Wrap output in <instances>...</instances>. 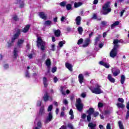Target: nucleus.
<instances>
[{
	"label": "nucleus",
	"instance_id": "f03ea898",
	"mask_svg": "<svg viewBox=\"0 0 129 129\" xmlns=\"http://www.w3.org/2000/svg\"><path fill=\"white\" fill-rule=\"evenodd\" d=\"M89 89L92 91V93H95V94L103 93V91L101 90V86L98 85V84H96L94 87H90Z\"/></svg>",
	"mask_w": 129,
	"mask_h": 129
},
{
	"label": "nucleus",
	"instance_id": "423d86ee",
	"mask_svg": "<svg viewBox=\"0 0 129 129\" xmlns=\"http://www.w3.org/2000/svg\"><path fill=\"white\" fill-rule=\"evenodd\" d=\"M20 34H21V30L20 29H18L17 32L13 36V38H12L11 41L10 42H8L9 47H11V46H12V44L15 42V40L19 38Z\"/></svg>",
	"mask_w": 129,
	"mask_h": 129
},
{
	"label": "nucleus",
	"instance_id": "f704fd0d",
	"mask_svg": "<svg viewBox=\"0 0 129 129\" xmlns=\"http://www.w3.org/2000/svg\"><path fill=\"white\" fill-rule=\"evenodd\" d=\"M51 24H52V22L50 20L46 21L44 23V25H46V26H49Z\"/></svg>",
	"mask_w": 129,
	"mask_h": 129
},
{
	"label": "nucleus",
	"instance_id": "0e129e2a",
	"mask_svg": "<svg viewBox=\"0 0 129 129\" xmlns=\"http://www.w3.org/2000/svg\"><path fill=\"white\" fill-rule=\"evenodd\" d=\"M97 3H98V0H94L93 4L94 5H97Z\"/></svg>",
	"mask_w": 129,
	"mask_h": 129
},
{
	"label": "nucleus",
	"instance_id": "cd10ccee",
	"mask_svg": "<svg viewBox=\"0 0 129 129\" xmlns=\"http://www.w3.org/2000/svg\"><path fill=\"white\" fill-rule=\"evenodd\" d=\"M44 113H45V109H44V107H42L40 108L39 111V115H42V114H44Z\"/></svg>",
	"mask_w": 129,
	"mask_h": 129
},
{
	"label": "nucleus",
	"instance_id": "69168bd1",
	"mask_svg": "<svg viewBox=\"0 0 129 129\" xmlns=\"http://www.w3.org/2000/svg\"><path fill=\"white\" fill-rule=\"evenodd\" d=\"M86 117V115L85 114H83L82 115V118H85Z\"/></svg>",
	"mask_w": 129,
	"mask_h": 129
},
{
	"label": "nucleus",
	"instance_id": "bf43d9fd",
	"mask_svg": "<svg viewBox=\"0 0 129 129\" xmlns=\"http://www.w3.org/2000/svg\"><path fill=\"white\" fill-rule=\"evenodd\" d=\"M110 123H108L106 126V129H110Z\"/></svg>",
	"mask_w": 129,
	"mask_h": 129
},
{
	"label": "nucleus",
	"instance_id": "6e6d98bb",
	"mask_svg": "<svg viewBox=\"0 0 129 129\" xmlns=\"http://www.w3.org/2000/svg\"><path fill=\"white\" fill-rule=\"evenodd\" d=\"M63 103H64V104L66 105V104H68V101H67V100L66 99H64Z\"/></svg>",
	"mask_w": 129,
	"mask_h": 129
},
{
	"label": "nucleus",
	"instance_id": "1a4fd4ad",
	"mask_svg": "<svg viewBox=\"0 0 129 129\" xmlns=\"http://www.w3.org/2000/svg\"><path fill=\"white\" fill-rule=\"evenodd\" d=\"M38 15L41 19H42L43 20H47L48 15L45 14V12H39Z\"/></svg>",
	"mask_w": 129,
	"mask_h": 129
},
{
	"label": "nucleus",
	"instance_id": "5fc2aeb1",
	"mask_svg": "<svg viewBox=\"0 0 129 129\" xmlns=\"http://www.w3.org/2000/svg\"><path fill=\"white\" fill-rule=\"evenodd\" d=\"M64 20H66V18H65V17H64V16H62L61 17V18L60 19L61 22H64Z\"/></svg>",
	"mask_w": 129,
	"mask_h": 129
},
{
	"label": "nucleus",
	"instance_id": "e433bc0d",
	"mask_svg": "<svg viewBox=\"0 0 129 129\" xmlns=\"http://www.w3.org/2000/svg\"><path fill=\"white\" fill-rule=\"evenodd\" d=\"M83 43V39L81 38L78 41V45H81Z\"/></svg>",
	"mask_w": 129,
	"mask_h": 129
},
{
	"label": "nucleus",
	"instance_id": "4c0bfd02",
	"mask_svg": "<svg viewBox=\"0 0 129 129\" xmlns=\"http://www.w3.org/2000/svg\"><path fill=\"white\" fill-rule=\"evenodd\" d=\"M53 109V105H50L48 106L47 110L48 111H51Z\"/></svg>",
	"mask_w": 129,
	"mask_h": 129
},
{
	"label": "nucleus",
	"instance_id": "6ab92c4d",
	"mask_svg": "<svg viewBox=\"0 0 129 129\" xmlns=\"http://www.w3.org/2000/svg\"><path fill=\"white\" fill-rule=\"evenodd\" d=\"M88 126L91 129H95V127L96 126V124L93 123V122H90L88 124Z\"/></svg>",
	"mask_w": 129,
	"mask_h": 129
},
{
	"label": "nucleus",
	"instance_id": "052dcab7",
	"mask_svg": "<svg viewBox=\"0 0 129 129\" xmlns=\"http://www.w3.org/2000/svg\"><path fill=\"white\" fill-rule=\"evenodd\" d=\"M129 117V110L127 111V113L126 115V119H127Z\"/></svg>",
	"mask_w": 129,
	"mask_h": 129
},
{
	"label": "nucleus",
	"instance_id": "3c124183",
	"mask_svg": "<svg viewBox=\"0 0 129 129\" xmlns=\"http://www.w3.org/2000/svg\"><path fill=\"white\" fill-rule=\"evenodd\" d=\"M68 126L71 129H74L73 128V125H72L71 123L68 124Z\"/></svg>",
	"mask_w": 129,
	"mask_h": 129
},
{
	"label": "nucleus",
	"instance_id": "7c9ffc66",
	"mask_svg": "<svg viewBox=\"0 0 129 129\" xmlns=\"http://www.w3.org/2000/svg\"><path fill=\"white\" fill-rule=\"evenodd\" d=\"M45 64L47 67H50L51 65V60L50 59H47L45 62Z\"/></svg>",
	"mask_w": 129,
	"mask_h": 129
},
{
	"label": "nucleus",
	"instance_id": "473e14b6",
	"mask_svg": "<svg viewBox=\"0 0 129 129\" xmlns=\"http://www.w3.org/2000/svg\"><path fill=\"white\" fill-rule=\"evenodd\" d=\"M66 8L68 11H70V10L72 9V5H71V4H68L66 6Z\"/></svg>",
	"mask_w": 129,
	"mask_h": 129
},
{
	"label": "nucleus",
	"instance_id": "a18cd8bd",
	"mask_svg": "<svg viewBox=\"0 0 129 129\" xmlns=\"http://www.w3.org/2000/svg\"><path fill=\"white\" fill-rule=\"evenodd\" d=\"M98 42H99V37H96L95 40V44L97 45V44H98Z\"/></svg>",
	"mask_w": 129,
	"mask_h": 129
},
{
	"label": "nucleus",
	"instance_id": "49530a36",
	"mask_svg": "<svg viewBox=\"0 0 129 129\" xmlns=\"http://www.w3.org/2000/svg\"><path fill=\"white\" fill-rule=\"evenodd\" d=\"M25 76L27 78H30V74H29V72H26V73H25Z\"/></svg>",
	"mask_w": 129,
	"mask_h": 129
},
{
	"label": "nucleus",
	"instance_id": "4be33fe9",
	"mask_svg": "<svg viewBox=\"0 0 129 129\" xmlns=\"http://www.w3.org/2000/svg\"><path fill=\"white\" fill-rule=\"evenodd\" d=\"M118 25H119V22H118V21H115L114 23H113V24L111 25V29L112 30H113V28H114L115 27H116V26H118Z\"/></svg>",
	"mask_w": 129,
	"mask_h": 129
},
{
	"label": "nucleus",
	"instance_id": "a19ab883",
	"mask_svg": "<svg viewBox=\"0 0 129 129\" xmlns=\"http://www.w3.org/2000/svg\"><path fill=\"white\" fill-rule=\"evenodd\" d=\"M37 126H38L37 127H38L39 129H40L41 127H42V123L40 121H38L37 122Z\"/></svg>",
	"mask_w": 129,
	"mask_h": 129
},
{
	"label": "nucleus",
	"instance_id": "09e8293b",
	"mask_svg": "<svg viewBox=\"0 0 129 129\" xmlns=\"http://www.w3.org/2000/svg\"><path fill=\"white\" fill-rule=\"evenodd\" d=\"M41 103H42V101H38L37 103V106H41Z\"/></svg>",
	"mask_w": 129,
	"mask_h": 129
},
{
	"label": "nucleus",
	"instance_id": "a211bd4d",
	"mask_svg": "<svg viewBox=\"0 0 129 129\" xmlns=\"http://www.w3.org/2000/svg\"><path fill=\"white\" fill-rule=\"evenodd\" d=\"M54 33L56 37H60V35H61V31L59 29L54 30Z\"/></svg>",
	"mask_w": 129,
	"mask_h": 129
},
{
	"label": "nucleus",
	"instance_id": "393cba45",
	"mask_svg": "<svg viewBox=\"0 0 129 129\" xmlns=\"http://www.w3.org/2000/svg\"><path fill=\"white\" fill-rule=\"evenodd\" d=\"M125 81V77L124 75H122L121 76L120 82L121 84H123L124 83V81Z\"/></svg>",
	"mask_w": 129,
	"mask_h": 129
},
{
	"label": "nucleus",
	"instance_id": "72a5a7b5",
	"mask_svg": "<svg viewBox=\"0 0 129 129\" xmlns=\"http://www.w3.org/2000/svg\"><path fill=\"white\" fill-rule=\"evenodd\" d=\"M65 89H66L65 87H61V92L62 94H63V95H66V94L65 93Z\"/></svg>",
	"mask_w": 129,
	"mask_h": 129
},
{
	"label": "nucleus",
	"instance_id": "39448f33",
	"mask_svg": "<svg viewBox=\"0 0 129 129\" xmlns=\"http://www.w3.org/2000/svg\"><path fill=\"white\" fill-rule=\"evenodd\" d=\"M110 8V2H107L104 4L103 7H102L103 11V15H107L108 13H110L111 12V9Z\"/></svg>",
	"mask_w": 129,
	"mask_h": 129
},
{
	"label": "nucleus",
	"instance_id": "774afa93",
	"mask_svg": "<svg viewBox=\"0 0 129 129\" xmlns=\"http://www.w3.org/2000/svg\"><path fill=\"white\" fill-rule=\"evenodd\" d=\"M53 104H54L55 106H58V102H53Z\"/></svg>",
	"mask_w": 129,
	"mask_h": 129
},
{
	"label": "nucleus",
	"instance_id": "9d476101",
	"mask_svg": "<svg viewBox=\"0 0 129 129\" xmlns=\"http://www.w3.org/2000/svg\"><path fill=\"white\" fill-rule=\"evenodd\" d=\"M43 99L44 101H48V100H50V101H52V97H50L49 95H48V93H45L44 94V96L43 97Z\"/></svg>",
	"mask_w": 129,
	"mask_h": 129
},
{
	"label": "nucleus",
	"instance_id": "bb28decb",
	"mask_svg": "<svg viewBox=\"0 0 129 129\" xmlns=\"http://www.w3.org/2000/svg\"><path fill=\"white\" fill-rule=\"evenodd\" d=\"M69 114L70 115H71V119H73L74 118V115H73V110H72V109H70Z\"/></svg>",
	"mask_w": 129,
	"mask_h": 129
},
{
	"label": "nucleus",
	"instance_id": "5701e85b",
	"mask_svg": "<svg viewBox=\"0 0 129 129\" xmlns=\"http://www.w3.org/2000/svg\"><path fill=\"white\" fill-rule=\"evenodd\" d=\"M87 112L88 114L91 115V114H93V113L94 112V109L93 108H90L88 110Z\"/></svg>",
	"mask_w": 129,
	"mask_h": 129
},
{
	"label": "nucleus",
	"instance_id": "9b49d317",
	"mask_svg": "<svg viewBox=\"0 0 129 129\" xmlns=\"http://www.w3.org/2000/svg\"><path fill=\"white\" fill-rule=\"evenodd\" d=\"M99 64H100V65H102V66H104V67H105V68H109V67H110L109 63L104 62L102 61H100L99 62Z\"/></svg>",
	"mask_w": 129,
	"mask_h": 129
},
{
	"label": "nucleus",
	"instance_id": "ea45409f",
	"mask_svg": "<svg viewBox=\"0 0 129 129\" xmlns=\"http://www.w3.org/2000/svg\"><path fill=\"white\" fill-rule=\"evenodd\" d=\"M87 119L88 121H90L91 120V115L89 114L87 116Z\"/></svg>",
	"mask_w": 129,
	"mask_h": 129
},
{
	"label": "nucleus",
	"instance_id": "2f4dec72",
	"mask_svg": "<svg viewBox=\"0 0 129 129\" xmlns=\"http://www.w3.org/2000/svg\"><path fill=\"white\" fill-rule=\"evenodd\" d=\"M118 125L120 129H124L123 127V124H122V123L121 121H118Z\"/></svg>",
	"mask_w": 129,
	"mask_h": 129
},
{
	"label": "nucleus",
	"instance_id": "603ef678",
	"mask_svg": "<svg viewBox=\"0 0 129 129\" xmlns=\"http://www.w3.org/2000/svg\"><path fill=\"white\" fill-rule=\"evenodd\" d=\"M4 69H8V68H9V66L8 64H4Z\"/></svg>",
	"mask_w": 129,
	"mask_h": 129
},
{
	"label": "nucleus",
	"instance_id": "20e7f679",
	"mask_svg": "<svg viewBox=\"0 0 129 129\" xmlns=\"http://www.w3.org/2000/svg\"><path fill=\"white\" fill-rule=\"evenodd\" d=\"M37 46L40 48L41 51L46 50V42L42 40L41 37H38L37 40Z\"/></svg>",
	"mask_w": 129,
	"mask_h": 129
},
{
	"label": "nucleus",
	"instance_id": "8fccbe9b",
	"mask_svg": "<svg viewBox=\"0 0 129 129\" xmlns=\"http://www.w3.org/2000/svg\"><path fill=\"white\" fill-rule=\"evenodd\" d=\"M13 19L14 21H18V20H19V19L18 18V17L17 16H13Z\"/></svg>",
	"mask_w": 129,
	"mask_h": 129
},
{
	"label": "nucleus",
	"instance_id": "e2e57ef3",
	"mask_svg": "<svg viewBox=\"0 0 129 129\" xmlns=\"http://www.w3.org/2000/svg\"><path fill=\"white\" fill-rule=\"evenodd\" d=\"M81 96L82 97H83V98H84L85 97H86V94L85 93H82L81 94Z\"/></svg>",
	"mask_w": 129,
	"mask_h": 129
},
{
	"label": "nucleus",
	"instance_id": "0eeeda50",
	"mask_svg": "<svg viewBox=\"0 0 129 129\" xmlns=\"http://www.w3.org/2000/svg\"><path fill=\"white\" fill-rule=\"evenodd\" d=\"M76 107L79 111H81L83 108V104L81 103V99L78 98L77 99Z\"/></svg>",
	"mask_w": 129,
	"mask_h": 129
},
{
	"label": "nucleus",
	"instance_id": "2eb2a0df",
	"mask_svg": "<svg viewBox=\"0 0 129 129\" xmlns=\"http://www.w3.org/2000/svg\"><path fill=\"white\" fill-rule=\"evenodd\" d=\"M90 42V39L89 38H87L85 40V43L83 45V47H84V48L87 47V46L89 45Z\"/></svg>",
	"mask_w": 129,
	"mask_h": 129
},
{
	"label": "nucleus",
	"instance_id": "dca6fc26",
	"mask_svg": "<svg viewBox=\"0 0 129 129\" xmlns=\"http://www.w3.org/2000/svg\"><path fill=\"white\" fill-rule=\"evenodd\" d=\"M76 24L78 26H79V25H80V24H81V17L80 16H78L76 18Z\"/></svg>",
	"mask_w": 129,
	"mask_h": 129
},
{
	"label": "nucleus",
	"instance_id": "ddd939ff",
	"mask_svg": "<svg viewBox=\"0 0 129 129\" xmlns=\"http://www.w3.org/2000/svg\"><path fill=\"white\" fill-rule=\"evenodd\" d=\"M108 80L110 81V82H111V83H114L115 82V79L111 76V75L109 74L108 75L107 77Z\"/></svg>",
	"mask_w": 129,
	"mask_h": 129
},
{
	"label": "nucleus",
	"instance_id": "6e6552de",
	"mask_svg": "<svg viewBox=\"0 0 129 129\" xmlns=\"http://www.w3.org/2000/svg\"><path fill=\"white\" fill-rule=\"evenodd\" d=\"M53 118V115L52 114V112H50L48 114V116L46 117L45 120L44 121L45 123H48L50 122L52 119Z\"/></svg>",
	"mask_w": 129,
	"mask_h": 129
},
{
	"label": "nucleus",
	"instance_id": "412c9836",
	"mask_svg": "<svg viewBox=\"0 0 129 129\" xmlns=\"http://www.w3.org/2000/svg\"><path fill=\"white\" fill-rule=\"evenodd\" d=\"M66 67L69 69V70L70 71H73V69H72V65H71L70 63H66Z\"/></svg>",
	"mask_w": 129,
	"mask_h": 129
},
{
	"label": "nucleus",
	"instance_id": "4d7b16f0",
	"mask_svg": "<svg viewBox=\"0 0 129 129\" xmlns=\"http://www.w3.org/2000/svg\"><path fill=\"white\" fill-rule=\"evenodd\" d=\"M54 83H56L57 81H58V78L57 77H55L53 79Z\"/></svg>",
	"mask_w": 129,
	"mask_h": 129
},
{
	"label": "nucleus",
	"instance_id": "680f3d73",
	"mask_svg": "<svg viewBox=\"0 0 129 129\" xmlns=\"http://www.w3.org/2000/svg\"><path fill=\"white\" fill-rule=\"evenodd\" d=\"M28 56L29 58V59H32V58H33V54H30L28 55Z\"/></svg>",
	"mask_w": 129,
	"mask_h": 129
},
{
	"label": "nucleus",
	"instance_id": "aec40b11",
	"mask_svg": "<svg viewBox=\"0 0 129 129\" xmlns=\"http://www.w3.org/2000/svg\"><path fill=\"white\" fill-rule=\"evenodd\" d=\"M30 25H26L22 30L23 33H27V32H28V31H29L30 29Z\"/></svg>",
	"mask_w": 129,
	"mask_h": 129
},
{
	"label": "nucleus",
	"instance_id": "864d4df0",
	"mask_svg": "<svg viewBox=\"0 0 129 129\" xmlns=\"http://www.w3.org/2000/svg\"><path fill=\"white\" fill-rule=\"evenodd\" d=\"M98 107H102V106H103V104H102V103H99L98 104Z\"/></svg>",
	"mask_w": 129,
	"mask_h": 129
},
{
	"label": "nucleus",
	"instance_id": "7ed1b4c3",
	"mask_svg": "<svg viewBox=\"0 0 129 129\" xmlns=\"http://www.w3.org/2000/svg\"><path fill=\"white\" fill-rule=\"evenodd\" d=\"M24 39H19L17 42V47L14 48V50L13 51L14 57V58H17L18 57V53L20 50H19V47H22V45L24 44Z\"/></svg>",
	"mask_w": 129,
	"mask_h": 129
},
{
	"label": "nucleus",
	"instance_id": "c756f323",
	"mask_svg": "<svg viewBox=\"0 0 129 129\" xmlns=\"http://www.w3.org/2000/svg\"><path fill=\"white\" fill-rule=\"evenodd\" d=\"M78 31L79 32V34L80 35H82V33L83 32V28L81 27H79L78 28Z\"/></svg>",
	"mask_w": 129,
	"mask_h": 129
},
{
	"label": "nucleus",
	"instance_id": "de8ad7c7",
	"mask_svg": "<svg viewBox=\"0 0 129 129\" xmlns=\"http://www.w3.org/2000/svg\"><path fill=\"white\" fill-rule=\"evenodd\" d=\"M94 117H96V116H97V115H98L99 114V113H98V112H95L94 113H93Z\"/></svg>",
	"mask_w": 129,
	"mask_h": 129
},
{
	"label": "nucleus",
	"instance_id": "f8f14e48",
	"mask_svg": "<svg viewBox=\"0 0 129 129\" xmlns=\"http://www.w3.org/2000/svg\"><path fill=\"white\" fill-rule=\"evenodd\" d=\"M114 68H112V73H113V76H117L119 73H120V71L119 70L117 69L115 72H113V70Z\"/></svg>",
	"mask_w": 129,
	"mask_h": 129
},
{
	"label": "nucleus",
	"instance_id": "4468645a",
	"mask_svg": "<svg viewBox=\"0 0 129 129\" xmlns=\"http://www.w3.org/2000/svg\"><path fill=\"white\" fill-rule=\"evenodd\" d=\"M79 82L80 84H82L83 82V80H84V77H83V75L80 74L78 76Z\"/></svg>",
	"mask_w": 129,
	"mask_h": 129
},
{
	"label": "nucleus",
	"instance_id": "338daca9",
	"mask_svg": "<svg viewBox=\"0 0 129 129\" xmlns=\"http://www.w3.org/2000/svg\"><path fill=\"white\" fill-rule=\"evenodd\" d=\"M127 109L129 110V102H128L127 103V105H126V106Z\"/></svg>",
	"mask_w": 129,
	"mask_h": 129
},
{
	"label": "nucleus",
	"instance_id": "c03bdc74",
	"mask_svg": "<svg viewBox=\"0 0 129 129\" xmlns=\"http://www.w3.org/2000/svg\"><path fill=\"white\" fill-rule=\"evenodd\" d=\"M18 2H19V3H22L20 4V8H24V3H23L22 1H18Z\"/></svg>",
	"mask_w": 129,
	"mask_h": 129
},
{
	"label": "nucleus",
	"instance_id": "a878e982",
	"mask_svg": "<svg viewBox=\"0 0 129 129\" xmlns=\"http://www.w3.org/2000/svg\"><path fill=\"white\" fill-rule=\"evenodd\" d=\"M117 107H118L119 108H123L125 107V105L122 103H117Z\"/></svg>",
	"mask_w": 129,
	"mask_h": 129
},
{
	"label": "nucleus",
	"instance_id": "f257e3e1",
	"mask_svg": "<svg viewBox=\"0 0 129 129\" xmlns=\"http://www.w3.org/2000/svg\"><path fill=\"white\" fill-rule=\"evenodd\" d=\"M119 40L117 39L114 40V46L110 53V56L111 58H114V57H116L117 55V49L118 48V47H119V45H118V43H119Z\"/></svg>",
	"mask_w": 129,
	"mask_h": 129
},
{
	"label": "nucleus",
	"instance_id": "58836bf2",
	"mask_svg": "<svg viewBox=\"0 0 129 129\" xmlns=\"http://www.w3.org/2000/svg\"><path fill=\"white\" fill-rule=\"evenodd\" d=\"M106 24H107V22L106 21H102L101 22V25L102 27H105L106 26Z\"/></svg>",
	"mask_w": 129,
	"mask_h": 129
},
{
	"label": "nucleus",
	"instance_id": "f3484780",
	"mask_svg": "<svg viewBox=\"0 0 129 129\" xmlns=\"http://www.w3.org/2000/svg\"><path fill=\"white\" fill-rule=\"evenodd\" d=\"M43 83L44 85V87L48 86V79L46 77L43 78Z\"/></svg>",
	"mask_w": 129,
	"mask_h": 129
},
{
	"label": "nucleus",
	"instance_id": "b1692460",
	"mask_svg": "<svg viewBox=\"0 0 129 129\" xmlns=\"http://www.w3.org/2000/svg\"><path fill=\"white\" fill-rule=\"evenodd\" d=\"M82 5H83L82 2L75 3L74 7L75 8H79V7H81Z\"/></svg>",
	"mask_w": 129,
	"mask_h": 129
},
{
	"label": "nucleus",
	"instance_id": "37998d69",
	"mask_svg": "<svg viewBox=\"0 0 129 129\" xmlns=\"http://www.w3.org/2000/svg\"><path fill=\"white\" fill-rule=\"evenodd\" d=\"M56 71H57V68H56V67H54L51 70V72H52V73H55V72H56Z\"/></svg>",
	"mask_w": 129,
	"mask_h": 129
},
{
	"label": "nucleus",
	"instance_id": "c9c22d12",
	"mask_svg": "<svg viewBox=\"0 0 129 129\" xmlns=\"http://www.w3.org/2000/svg\"><path fill=\"white\" fill-rule=\"evenodd\" d=\"M67 4V2H62L60 3V6L61 7H65L66 6V4Z\"/></svg>",
	"mask_w": 129,
	"mask_h": 129
},
{
	"label": "nucleus",
	"instance_id": "13d9d810",
	"mask_svg": "<svg viewBox=\"0 0 129 129\" xmlns=\"http://www.w3.org/2000/svg\"><path fill=\"white\" fill-rule=\"evenodd\" d=\"M125 12V10H122L120 13V17H122L123 16V13Z\"/></svg>",
	"mask_w": 129,
	"mask_h": 129
},
{
	"label": "nucleus",
	"instance_id": "79ce46f5",
	"mask_svg": "<svg viewBox=\"0 0 129 129\" xmlns=\"http://www.w3.org/2000/svg\"><path fill=\"white\" fill-rule=\"evenodd\" d=\"M118 100L119 102H121V103H123V102H124V100L121 98H119Z\"/></svg>",
	"mask_w": 129,
	"mask_h": 129
},
{
	"label": "nucleus",
	"instance_id": "c85d7f7f",
	"mask_svg": "<svg viewBox=\"0 0 129 129\" xmlns=\"http://www.w3.org/2000/svg\"><path fill=\"white\" fill-rule=\"evenodd\" d=\"M66 42L65 41H59L58 43V47H60V48H62L63 47V45L65 44Z\"/></svg>",
	"mask_w": 129,
	"mask_h": 129
}]
</instances>
